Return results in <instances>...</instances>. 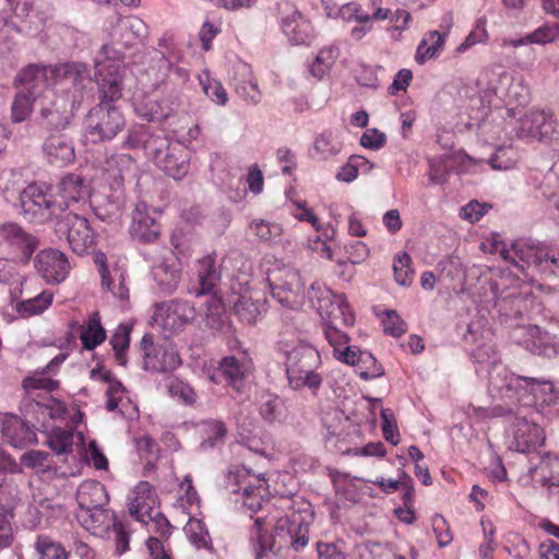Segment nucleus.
Wrapping results in <instances>:
<instances>
[{
  "mask_svg": "<svg viewBox=\"0 0 559 559\" xmlns=\"http://www.w3.org/2000/svg\"><path fill=\"white\" fill-rule=\"evenodd\" d=\"M311 515L310 504L306 503L298 511L280 518L274 527V536L267 533L265 519L257 518L249 534L255 559H262L272 552L275 543L295 551L304 549L309 543L310 522L307 518Z\"/></svg>",
  "mask_w": 559,
  "mask_h": 559,
  "instance_id": "nucleus-3",
  "label": "nucleus"
},
{
  "mask_svg": "<svg viewBox=\"0 0 559 559\" xmlns=\"http://www.w3.org/2000/svg\"><path fill=\"white\" fill-rule=\"evenodd\" d=\"M307 296L311 307L320 313L326 311V307L331 306V302L337 295L326 287L324 283L317 281L310 285Z\"/></svg>",
  "mask_w": 559,
  "mask_h": 559,
  "instance_id": "nucleus-50",
  "label": "nucleus"
},
{
  "mask_svg": "<svg viewBox=\"0 0 559 559\" xmlns=\"http://www.w3.org/2000/svg\"><path fill=\"white\" fill-rule=\"evenodd\" d=\"M342 151V143L331 131L319 134L313 142L312 157L321 160L329 159Z\"/></svg>",
  "mask_w": 559,
  "mask_h": 559,
  "instance_id": "nucleus-47",
  "label": "nucleus"
},
{
  "mask_svg": "<svg viewBox=\"0 0 559 559\" xmlns=\"http://www.w3.org/2000/svg\"><path fill=\"white\" fill-rule=\"evenodd\" d=\"M383 331L393 337H400L406 330V323L400 318L394 310H386L385 317L382 320Z\"/></svg>",
  "mask_w": 559,
  "mask_h": 559,
  "instance_id": "nucleus-63",
  "label": "nucleus"
},
{
  "mask_svg": "<svg viewBox=\"0 0 559 559\" xmlns=\"http://www.w3.org/2000/svg\"><path fill=\"white\" fill-rule=\"evenodd\" d=\"M35 265L47 283L59 284L63 282L70 271L67 255L57 249L40 251L36 255Z\"/></svg>",
  "mask_w": 559,
  "mask_h": 559,
  "instance_id": "nucleus-20",
  "label": "nucleus"
},
{
  "mask_svg": "<svg viewBox=\"0 0 559 559\" xmlns=\"http://www.w3.org/2000/svg\"><path fill=\"white\" fill-rule=\"evenodd\" d=\"M168 390L173 397L179 399L185 404H193L195 402L193 389L180 379L171 380Z\"/></svg>",
  "mask_w": 559,
  "mask_h": 559,
  "instance_id": "nucleus-64",
  "label": "nucleus"
},
{
  "mask_svg": "<svg viewBox=\"0 0 559 559\" xmlns=\"http://www.w3.org/2000/svg\"><path fill=\"white\" fill-rule=\"evenodd\" d=\"M445 35L438 31L425 34L417 47L415 57L417 63L424 64L427 60L438 57L443 49Z\"/></svg>",
  "mask_w": 559,
  "mask_h": 559,
  "instance_id": "nucleus-37",
  "label": "nucleus"
},
{
  "mask_svg": "<svg viewBox=\"0 0 559 559\" xmlns=\"http://www.w3.org/2000/svg\"><path fill=\"white\" fill-rule=\"evenodd\" d=\"M159 135H153L147 127L143 124L132 126L121 146L127 150L144 148L146 154L151 155V147L159 140Z\"/></svg>",
  "mask_w": 559,
  "mask_h": 559,
  "instance_id": "nucleus-41",
  "label": "nucleus"
},
{
  "mask_svg": "<svg viewBox=\"0 0 559 559\" xmlns=\"http://www.w3.org/2000/svg\"><path fill=\"white\" fill-rule=\"evenodd\" d=\"M153 277L160 289L165 293H173L180 281V271L176 262L162 261L153 267Z\"/></svg>",
  "mask_w": 559,
  "mask_h": 559,
  "instance_id": "nucleus-39",
  "label": "nucleus"
},
{
  "mask_svg": "<svg viewBox=\"0 0 559 559\" xmlns=\"http://www.w3.org/2000/svg\"><path fill=\"white\" fill-rule=\"evenodd\" d=\"M57 203L61 205V214L91 198L87 181L80 175L68 174L58 185Z\"/></svg>",
  "mask_w": 559,
  "mask_h": 559,
  "instance_id": "nucleus-23",
  "label": "nucleus"
},
{
  "mask_svg": "<svg viewBox=\"0 0 559 559\" xmlns=\"http://www.w3.org/2000/svg\"><path fill=\"white\" fill-rule=\"evenodd\" d=\"M518 133L538 141H551L557 134L556 120L549 111L532 110L521 118Z\"/></svg>",
  "mask_w": 559,
  "mask_h": 559,
  "instance_id": "nucleus-19",
  "label": "nucleus"
},
{
  "mask_svg": "<svg viewBox=\"0 0 559 559\" xmlns=\"http://www.w3.org/2000/svg\"><path fill=\"white\" fill-rule=\"evenodd\" d=\"M473 358L478 364H485V365L492 366V370L489 371V377L491 376V373H495L498 370H500L501 368H504L503 366L498 365L499 357L497 355V352H496L493 345H491V344H483V345L477 346L473 350ZM489 384H490V379L488 380V385Z\"/></svg>",
  "mask_w": 559,
  "mask_h": 559,
  "instance_id": "nucleus-60",
  "label": "nucleus"
},
{
  "mask_svg": "<svg viewBox=\"0 0 559 559\" xmlns=\"http://www.w3.org/2000/svg\"><path fill=\"white\" fill-rule=\"evenodd\" d=\"M140 348L143 354L142 368L151 372H170L181 365L176 345L168 337L155 342L151 333H145Z\"/></svg>",
  "mask_w": 559,
  "mask_h": 559,
  "instance_id": "nucleus-10",
  "label": "nucleus"
},
{
  "mask_svg": "<svg viewBox=\"0 0 559 559\" xmlns=\"http://www.w3.org/2000/svg\"><path fill=\"white\" fill-rule=\"evenodd\" d=\"M40 117L46 127L63 129L69 124V111L63 99H52L49 105L43 106Z\"/></svg>",
  "mask_w": 559,
  "mask_h": 559,
  "instance_id": "nucleus-42",
  "label": "nucleus"
},
{
  "mask_svg": "<svg viewBox=\"0 0 559 559\" xmlns=\"http://www.w3.org/2000/svg\"><path fill=\"white\" fill-rule=\"evenodd\" d=\"M46 160L55 166L64 167L75 158L73 141L64 133L49 134L41 145Z\"/></svg>",
  "mask_w": 559,
  "mask_h": 559,
  "instance_id": "nucleus-24",
  "label": "nucleus"
},
{
  "mask_svg": "<svg viewBox=\"0 0 559 559\" xmlns=\"http://www.w3.org/2000/svg\"><path fill=\"white\" fill-rule=\"evenodd\" d=\"M157 504L156 491L148 481L138 483L127 497L129 514L146 525H148V519H152L154 512L158 510Z\"/></svg>",
  "mask_w": 559,
  "mask_h": 559,
  "instance_id": "nucleus-15",
  "label": "nucleus"
},
{
  "mask_svg": "<svg viewBox=\"0 0 559 559\" xmlns=\"http://www.w3.org/2000/svg\"><path fill=\"white\" fill-rule=\"evenodd\" d=\"M200 85L204 94L216 105L225 106L228 102V95L223 84L212 79L207 71L199 76Z\"/></svg>",
  "mask_w": 559,
  "mask_h": 559,
  "instance_id": "nucleus-51",
  "label": "nucleus"
},
{
  "mask_svg": "<svg viewBox=\"0 0 559 559\" xmlns=\"http://www.w3.org/2000/svg\"><path fill=\"white\" fill-rule=\"evenodd\" d=\"M343 326L324 325L323 329L328 343L333 347L334 357L342 362L353 366L360 361L366 362L367 360L374 362V358L370 353H364L348 345L349 338L347 334L341 330Z\"/></svg>",
  "mask_w": 559,
  "mask_h": 559,
  "instance_id": "nucleus-18",
  "label": "nucleus"
},
{
  "mask_svg": "<svg viewBox=\"0 0 559 559\" xmlns=\"http://www.w3.org/2000/svg\"><path fill=\"white\" fill-rule=\"evenodd\" d=\"M106 338V331L100 323L98 312L93 313L86 325L82 326L80 340L85 349L92 350Z\"/></svg>",
  "mask_w": 559,
  "mask_h": 559,
  "instance_id": "nucleus-46",
  "label": "nucleus"
},
{
  "mask_svg": "<svg viewBox=\"0 0 559 559\" xmlns=\"http://www.w3.org/2000/svg\"><path fill=\"white\" fill-rule=\"evenodd\" d=\"M3 438L14 448L23 449L37 442L36 432L19 416H7L2 424Z\"/></svg>",
  "mask_w": 559,
  "mask_h": 559,
  "instance_id": "nucleus-27",
  "label": "nucleus"
},
{
  "mask_svg": "<svg viewBox=\"0 0 559 559\" xmlns=\"http://www.w3.org/2000/svg\"><path fill=\"white\" fill-rule=\"evenodd\" d=\"M257 407L259 415L269 424L284 423L287 419L285 401L275 393L262 392L259 395Z\"/></svg>",
  "mask_w": 559,
  "mask_h": 559,
  "instance_id": "nucleus-32",
  "label": "nucleus"
},
{
  "mask_svg": "<svg viewBox=\"0 0 559 559\" xmlns=\"http://www.w3.org/2000/svg\"><path fill=\"white\" fill-rule=\"evenodd\" d=\"M99 274L102 277L103 287H106L108 290H110L115 297L121 300L129 297V288L123 283L122 274L119 275V283L116 285L111 280L109 270L103 260L99 262Z\"/></svg>",
  "mask_w": 559,
  "mask_h": 559,
  "instance_id": "nucleus-61",
  "label": "nucleus"
},
{
  "mask_svg": "<svg viewBox=\"0 0 559 559\" xmlns=\"http://www.w3.org/2000/svg\"><path fill=\"white\" fill-rule=\"evenodd\" d=\"M110 344L115 352L116 360L124 367L127 365L126 350L130 345V329L127 325H119L110 338Z\"/></svg>",
  "mask_w": 559,
  "mask_h": 559,
  "instance_id": "nucleus-55",
  "label": "nucleus"
},
{
  "mask_svg": "<svg viewBox=\"0 0 559 559\" xmlns=\"http://www.w3.org/2000/svg\"><path fill=\"white\" fill-rule=\"evenodd\" d=\"M46 444L56 454L71 453L74 444V432L72 429H52L47 437Z\"/></svg>",
  "mask_w": 559,
  "mask_h": 559,
  "instance_id": "nucleus-48",
  "label": "nucleus"
},
{
  "mask_svg": "<svg viewBox=\"0 0 559 559\" xmlns=\"http://www.w3.org/2000/svg\"><path fill=\"white\" fill-rule=\"evenodd\" d=\"M199 433L202 439L200 447L202 449H212L224 442L227 429L223 421L210 419L199 425Z\"/></svg>",
  "mask_w": 559,
  "mask_h": 559,
  "instance_id": "nucleus-44",
  "label": "nucleus"
},
{
  "mask_svg": "<svg viewBox=\"0 0 559 559\" xmlns=\"http://www.w3.org/2000/svg\"><path fill=\"white\" fill-rule=\"evenodd\" d=\"M233 304L234 314L243 324H255L262 314V305L259 301H254L247 293L237 295Z\"/></svg>",
  "mask_w": 559,
  "mask_h": 559,
  "instance_id": "nucleus-36",
  "label": "nucleus"
},
{
  "mask_svg": "<svg viewBox=\"0 0 559 559\" xmlns=\"http://www.w3.org/2000/svg\"><path fill=\"white\" fill-rule=\"evenodd\" d=\"M187 535L190 542L197 548H206L210 543V535L205 531L201 521L192 520L186 527Z\"/></svg>",
  "mask_w": 559,
  "mask_h": 559,
  "instance_id": "nucleus-62",
  "label": "nucleus"
},
{
  "mask_svg": "<svg viewBox=\"0 0 559 559\" xmlns=\"http://www.w3.org/2000/svg\"><path fill=\"white\" fill-rule=\"evenodd\" d=\"M56 228L58 233L67 235L69 246L80 255L87 252L95 242V233L88 221L73 211L60 215Z\"/></svg>",
  "mask_w": 559,
  "mask_h": 559,
  "instance_id": "nucleus-12",
  "label": "nucleus"
},
{
  "mask_svg": "<svg viewBox=\"0 0 559 559\" xmlns=\"http://www.w3.org/2000/svg\"><path fill=\"white\" fill-rule=\"evenodd\" d=\"M521 343L533 354L551 357L559 353V338L542 332L537 325L520 328Z\"/></svg>",
  "mask_w": 559,
  "mask_h": 559,
  "instance_id": "nucleus-25",
  "label": "nucleus"
},
{
  "mask_svg": "<svg viewBox=\"0 0 559 559\" xmlns=\"http://www.w3.org/2000/svg\"><path fill=\"white\" fill-rule=\"evenodd\" d=\"M47 373L46 369L37 370L23 379L22 388L26 404L40 399L44 394L50 395V392L59 388V381L49 378Z\"/></svg>",
  "mask_w": 559,
  "mask_h": 559,
  "instance_id": "nucleus-29",
  "label": "nucleus"
},
{
  "mask_svg": "<svg viewBox=\"0 0 559 559\" xmlns=\"http://www.w3.org/2000/svg\"><path fill=\"white\" fill-rule=\"evenodd\" d=\"M218 371L230 385L240 391L248 369L243 361L228 356L221 360Z\"/></svg>",
  "mask_w": 559,
  "mask_h": 559,
  "instance_id": "nucleus-43",
  "label": "nucleus"
},
{
  "mask_svg": "<svg viewBox=\"0 0 559 559\" xmlns=\"http://www.w3.org/2000/svg\"><path fill=\"white\" fill-rule=\"evenodd\" d=\"M532 479L548 488L559 487V455L546 453L538 463L530 467Z\"/></svg>",
  "mask_w": 559,
  "mask_h": 559,
  "instance_id": "nucleus-30",
  "label": "nucleus"
},
{
  "mask_svg": "<svg viewBox=\"0 0 559 559\" xmlns=\"http://www.w3.org/2000/svg\"><path fill=\"white\" fill-rule=\"evenodd\" d=\"M35 548L39 555L38 559H68L63 546L49 536H38Z\"/></svg>",
  "mask_w": 559,
  "mask_h": 559,
  "instance_id": "nucleus-53",
  "label": "nucleus"
},
{
  "mask_svg": "<svg viewBox=\"0 0 559 559\" xmlns=\"http://www.w3.org/2000/svg\"><path fill=\"white\" fill-rule=\"evenodd\" d=\"M133 106L136 115L147 121H163L170 115V107L156 95L136 94Z\"/></svg>",
  "mask_w": 559,
  "mask_h": 559,
  "instance_id": "nucleus-31",
  "label": "nucleus"
},
{
  "mask_svg": "<svg viewBox=\"0 0 559 559\" xmlns=\"http://www.w3.org/2000/svg\"><path fill=\"white\" fill-rule=\"evenodd\" d=\"M22 215L29 222L45 224L61 215V205L45 183H31L20 194Z\"/></svg>",
  "mask_w": 559,
  "mask_h": 559,
  "instance_id": "nucleus-8",
  "label": "nucleus"
},
{
  "mask_svg": "<svg viewBox=\"0 0 559 559\" xmlns=\"http://www.w3.org/2000/svg\"><path fill=\"white\" fill-rule=\"evenodd\" d=\"M0 241L13 255L12 260L27 262L38 247L37 238L13 222L0 225Z\"/></svg>",
  "mask_w": 559,
  "mask_h": 559,
  "instance_id": "nucleus-14",
  "label": "nucleus"
},
{
  "mask_svg": "<svg viewBox=\"0 0 559 559\" xmlns=\"http://www.w3.org/2000/svg\"><path fill=\"white\" fill-rule=\"evenodd\" d=\"M216 254H209L199 262L200 293H211L221 280V272L215 267Z\"/></svg>",
  "mask_w": 559,
  "mask_h": 559,
  "instance_id": "nucleus-45",
  "label": "nucleus"
},
{
  "mask_svg": "<svg viewBox=\"0 0 559 559\" xmlns=\"http://www.w3.org/2000/svg\"><path fill=\"white\" fill-rule=\"evenodd\" d=\"M114 49L104 45L95 57V79L99 86L100 102L93 107L85 120V140L102 143L112 140L126 126V119L111 102L121 97L120 64L110 57Z\"/></svg>",
  "mask_w": 559,
  "mask_h": 559,
  "instance_id": "nucleus-1",
  "label": "nucleus"
},
{
  "mask_svg": "<svg viewBox=\"0 0 559 559\" xmlns=\"http://www.w3.org/2000/svg\"><path fill=\"white\" fill-rule=\"evenodd\" d=\"M489 394L496 403L491 416L512 414L515 407H544L559 402V388L552 382L521 377L501 368L490 376Z\"/></svg>",
  "mask_w": 559,
  "mask_h": 559,
  "instance_id": "nucleus-2",
  "label": "nucleus"
},
{
  "mask_svg": "<svg viewBox=\"0 0 559 559\" xmlns=\"http://www.w3.org/2000/svg\"><path fill=\"white\" fill-rule=\"evenodd\" d=\"M136 169L135 159L130 154L124 153H112L102 164L105 181L109 187L120 189H123V182L127 178L135 175Z\"/></svg>",
  "mask_w": 559,
  "mask_h": 559,
  "instance_id": "nucleus-21",
  "label": "nucleus"
},
{
  "mask_svg": "<svg viewBox=\"0 0 559 559\" xmlns=\"http://www.w3.org/2000/svg\"><path fill=\"white\" fill-rule=\"evenodd\" d=\"M250 230L262 241L274 242L282 235L280 224L271 223L264 219H255L250 224Z\"/></svg>",
  "mask_w": 559,
  "mask_h": 559,
  "instance_id": "nucleus-57",
  "label": "nucleus"
},
{
  "mask_svg": "<svg viewBox=\"0 0 559 559\" xmlns=\"http://www.w3.org/2000/svg\"><path fill=\"white\" fill-rule=\"evenodd\" d=\"M35 99L34 95L25 91L19 92L12 103V121L15 123L24 121L32 112Z\"/></svg>",
  "mask_w": 559,
  "mask_h": 559,
  "instance_id": "nucleus-56",
  "label": "nucleus"
},
{
  "mask_svg": "<svg viewBox=\"0 0 559 559\" xmlns=\"http://www.w3.org/2000/svg\"><path fill=\"white\" fill-rule=\"evenodd\" d=\"M194 317L195 309L188 301L171 300L157 307L153 319L155 325L163 331L164 337L170 338L182 331Z\"/></svg>",
  "mask_w": 559,
  "mask_h": 559,
  "instance_id": "nucleus-13",
  "label": "nucleus"
},
{
  "mask_svg": "<svg viewBox=\"0 0 559 559\" xmlns=\"http://www.w3.org/2000/svg\"><path fill=\"white\" fill-rule=\"evenodd\" d=\"M151 147L155 165L176 180L183 178L189 169V154L180 142H170L162 136Z\"/></svg>",
  "mask_w": 559,
  "mask_h": 559,
  "instance_id": "nucleus-11",
  "label": "nucleus"
},
{
  "mask_svg": "<svg viewBox=\"0 0 559 559\" xmlns=\"http://www.w3.org/2000/svg\"><path fill=\"white\" fill-rule=\"evenodd\" d=\"M75 516L82 527L91 534L112 540L119 555L129 550V533L107 507L94 509L91 512H76Z\"/></svg>",
  "mask_w": 559,
  "mask_h": 559,
  "instance_id": "nucleus-6",
  "label": "nucleus"
},
{
  "mask_svg": "<svg viewBox=\"0 0 559 559\" xmlns=\"http://www.w3.org/2000/svg\"><path fill=\"white\" fill-rule=\"evenodd\" d=\"M544 250V246L527 240H516L509 248L503 246L500 249V255L514 267L524 272L531 269L537 270Z\"/></svg>",
  "mask_w": 559,
  "mask_h": 559,
  "instance_id": "nucleus-17",
  "label": "nucleus"
},
{
  "mask_svg": "<svg viewBox=\"0 0 559 559\" xmlns=\"http://www.w3.org/2000/svg\"><path fill=\"white\" fill-rule=\"evenodd\" d=\"M528 44L546 45L559 40V23H545L526 34Z\"/></svg>",
  "mask_w": 559,
  "mask_h": 559,
  "instance_id": "nucleus-58",
  "label": "nucleus"
},
{
  "mask_svg": "<svg viewBox=\"0 0 559 559\" xmlns=\"http://www.w3.org/2000/svg\"><path fill=\"white\" fill-rule=\"evenodd\" d=\"M119 28L126 45H132L135 40H140L147 35L146 24L136 16L129 17L121 22Z\"/></svg>",
  "mask_w": 559,
  "mask_h": 559,
  "instance_id": "nucleus-52",
  "label": "nucleus"
},
{
  "mask_svg": "<svg viewBox=\"0 0 559 559\" xmlns=\"http://www.w3.org/2000/svg\"><path fill=\"white\" fill-rule=\"evenodd\" d=\"M265 274L273 298L282 306L295 309L302 305L304 282L297 270L275 261Z\"/></svg>",
  "mask_w": 559,
  "mask_h": 559,
  "instance_id": "nucleus-7",
  "label": "nucleus"
},
{
  "mask_svg": "<svg viewBox=\"0 0 559 559\" xmlns=\"http://www.w3.org/2000/svg\"><path fill=\"white\" fill-rule=\"evenodd\" d=\"M76 512H91V510L107 507L109 497L103 484L95 480L82 483L76 490Z\"/></svg>",
  "mask_w": 559,
  "mask_h": 559,
  "instance_id": "nucleus-28",
  "label": "nucleus"
},
{
  "mask_svg": "<svg viewBox=\"0 0 559 559\" xmlns=\"http://www.w3.org/2000/svg\"><path fill=\"white\" fill-rule=\"evenodd\" d=\"M28 412H32L43 417L48 416L51 419H62L67 415L68 408L66 404L52 397L51 395L44 394L40 399L27 403Z\"/></svg>",
  "mask_w": 559,
  "mask_h": 559,
  "instance_id": "nucleus-40",
  "label": "nucleus"
},
{
  "mask_svg": "<svg viewBox=\"0 0 559 559\" xmlns=\"http://www.w3.org/2000/svg\"><path fill=\"white\" fill-rule=\"evenodd\" d=\"M282 29L295 45L307 44L311 38L310 23L296 10L282 17Z\"/></svg>",
  "mask_w": 559,
  "mask_h": 559,
  "instance_id": "nucleus-33",
  "label": "nucleus"
},
{
  "mask_svg": "<svg viewBox=\"0 0 559 559\" xmlns=\"http://www.w3.org/2000/svg\"><path fill=\"white\" fill-rule=\"evenodd\" d=\"M511 415H513L512 421L507 431L509 449L526 453L544 443L545 433L534 420L533 411L515 407Z\"/></svg>",
  "mask_w": 559,
  "mask_h": 559,
  "instance_id": "nucleus-9",
  "label": "nucleus"
},
{
  "mask_svg": "<svg viewBox=\"0 0 559 559\" xmlns=\"http://www.w3.org/2000/svg\"><path fill=\"white\" fill-rule=\"evenodd\" d=\"M340 56V49L336 45H329L323 47L317 55L310 71L313 76L322 79L329 73L332 66L335 63Z\"/></svg>",
  "mask_w": 559,
  "mask_h": 559,
  "instance_id": "nucleus-49",
  "label": "nucleus"
},
{
  "mask_svg": "<svg viewBox=\"0 0 559 559\" xmlns=\"http://www.w3.org/2000/svg\"><path fill=\"white\" fill-rule=\"evenodd\" d=\"M53 294L49 290H43L34 297L15 302L13 309L21 318H29L43 313L51 305Z\"/></svg>",
  "mask_w": 559,
  "mask_h": 559,
  "instance_id": "nucleus-38",
  "label": "nucleus"
},
{
  "mask_svg": "<svg viewBox=\"0 0 559 559\" xmlns=\"http://www.w3.org/2000/svg\"><path fill=\"white\" fill-rule=\"evenodd\" d=\"M536 271L547 280L559 278V250L547 249L545 247Z\"/></svg>",
  "mask_w": 559,
  "mask_h": 559,
  "instance_id": "nucleus-59",
  "label": "nucleus"
},
{
  "mask_svg": "<svg viewBox=\"0 0 559 559\" xmlns=\"http://www.w3.org/2000/svg\"><path fill=\"white\" fill-rule=\"evenodd\" d=\"M324 325L352 326L355 322V316L344 295H337L326 307V311L319 313Z\"/></svg>",
  "mask_w": 559,
  "mask_h": 559,
  "instance_id": "nucleus-35",
  "label": "nucleus"
},
{
  "mask_svg": "<svg viewBox=\"0 0 559 559\" xmlns=\"http://www.w3.org/2000/svg\"><path fill=\"white\" fill-rule=\"evenodd\" d=\"M233 479L238 486L234 491H242L243 506L252 512L260 510L266 492L264 487L266 480L262 474L253 475L246 467H240L235 472Z\"/></svg>",
  "mask_w": 559,
  "mask_h": 559,
  "instance_id": "nucleus-16",
  "label": "nucleus"
},
{
  "mask_svg": "<svg viewBox=\"0 0 559 559\" xmlns=\"http://www.w3.org/2000/svg\"><path fill=\"white\" fill-rule=\"evenodd\" d=\"M110 193L100 192L91 199L95 215L102 221H112L120 216L124 205V189L109 187Z\"/></svg>",
  "mask_w": 559,
  "mask_h": 559,
  "instance_id": "nucleus-26",
  "label": "nucleus"
},
{
  "mask_svg": "<svg viewBox=\"0 0 559 559\" xmlns=\"http://www.w3.org/2000/svg\"><path fill=\"white\" fill-rule=\"evenodd\" d=\"M533 306V298L528 294H510L497 299L496 307L499 313L508 318L519 319L528 313Z\"/></svg>",
  "mask_w": 559,
  "mask_h": 559,
  "instance_id": "nucleus-34",
  "label": "nucleus"
},
{
  "mask_svg": "<svg viewBox=\"0 0 559 559\" xmlns=\"http://www.w3.org/2000/svg\"><path fill=\"white\" fill-rule=\"evenodd\" d=\"M87 76L86 64L69 62L61 66L29 64L17 74L16 80L25 87V92L38 97L49 93L52 86L61 83L75 86Z\"/></svg>",
  "mask_w": 559,
  "mask_h": 559,
  "instance_id": "nucleus-4",
  "label": "nucleus"
},
{
  "mask_svg": "<svg viewBox=\"0 0 559 559\" xmlns=\"http://www.w3.org/2000/svg\"><path fill=\"white\" fill-rule=\"evenodd\" d=\"M412 259L406 252L399 253L393 260L395 281L401 286H409L413 283L414 270L411 266Z\"/></svg>",
  "mask_w": 559,
  "mask_h": 559,
  "instance_id": "nucleus-54",
  "label": "nucleus"
},
{
  "mask_svg": "<svg viewBox=\"0 0 559 559\" xmlns=\"http://www.w3.org/2000/svg\"><path fill=\"white\" fill-rule=\"evenodd\" d=\"M156 210L150 209L144 202L135 204L130 226V233L134 239L152 242L158 238L160 226L156 219Z\"/></svg>",
  "mask_w": 559,
  "mask_h": 559,
  "instance_id": "nucleus-22",
  "label": "nucleus"
},
{
  "mask_svg": "<svg viewBox=\"0 0 559 559\" xmlns=\"http://www.w3.org/2000/svg\"><path fill=\"white\" fill-rule=\"evenodd\" d=\"M278 349L285 355V368L289 388L301 390L308 388L317 391L322 383V377L316 372L321 365V357L317 348L306 342H298L289 347L280 342Z\"/></svg>",
  "mask_w": 559,
  "mask_h": 559,
  "instance_id": "nucleus-5",
  "label": "nucleus"
}]
</instances>
